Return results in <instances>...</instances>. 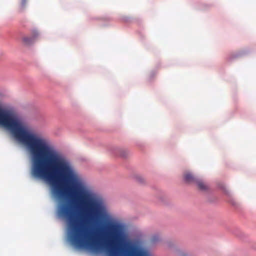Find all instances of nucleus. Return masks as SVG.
<instances>
[{"label":"nucleus","instance_id":"nucleus-1","mask_svg":"<svg viewBox=\"0 0 256 256\" xmlns=\"http://www.w3.org/2000/svg\"><path fill=\"white\" fill-rule=\"evenodd\" d=\"M122 226L116 222H109V256H136V250L130 242H125Z\"/></svg>","mask_w":256,"mask_h":256},{"label":"nucleus","instance_id":"nucleus-2","mask_svg":"<svg viewBox=\"0 0 256 256\" xmlns=\"http://www.w3.org/2000/svg\"><path fill=\"white\" fill-rule=\"evenodd\" d=\"M183 178L186 182L194 184L199 178L190 172H186L184 174Z\"/></svg>","mask_w":256,"mask_h":256},{"label":"nucleus","instance_id":"nucleus-3","mask_svg":"<svg viewBox=\"0 0 256 256\" xmlns=\"http://www.w3.org/2000/svg\"><path fill=\"white\" fill-rule=\"evenodd\" d=\"M194 185L198 190L202 192H208L210 188L209 184L200 178L197 180Z\"/></svg>","mask_w":256,"mask_h":256},{"label":"nucleus","instance_id":"nucleus-4","mask_svg":"<svg viewBox=\"0 0 256 256\" xmlns=\"http://www.w3.org/2000/svg\"><path fill=\"white\" fill-rule=\"evenodd\" d=\"M38 36V33L36 30H34L32 32V36L31 37L24 36L22 38L23 42L26 45L32 44Z\"/></svg>","mask_w":256,"mask_h":256},{"label":"nucleus","instance_id":"nucleus-5","mask_svg":"<svg viewBox=\"0 0 256 256\" xmlns=\"http://www.w3.org/2000/svg\"><path fill=\"white\" fill-rule=\"evenodd\" d=\"M27 0H21L19 6L18 10L20 12H22L26 8Z\"/></svg>","mask_w":256,"mask_h":256},{"label":"nucleus","instance_id":"nucleus-6","mask_svg":"<svg viewBox=\"0 0 256 256\" xmlns=\"http://www.w3.org/2000/svg\"><path fill=\"white\" fill-rule=\"evenodd\" d=\"M232 204L236 206H238V202L234 200L232 202Z\"/></svg>","mask_w":256,"mask_h":256}]
</instances>
